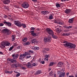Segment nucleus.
Instances as JSON below:
<instances>
[{"label":"nucleus","instance_id":"obj_45","mask_svg":"<svg viewBox=\"0 0 77 77\" xmlns=\"http://www.w3.org/2000/svg\"><path fill=\"white\" fill-rule=\"evenodd\" d=\"M22 69H26V68L25 67L23 66L22 67H21Z\"/></svg>","mask_w":77,"mask_h":77},{"label":"nucleus","instance_id":"obj_33","mask_svg":"<svg viewBox=\"0 0 77 77\" xmlns=\"http://www.w3.org/2000/svg\"><path fill=\"white\" fill-rule=\"evenodd\" d=\"M25 45H29L30 43L29 42H26L24 43Z\"/></svg>","mask_w":77,"mask_h":77},{"label":"nucleus","instance_id":"obj_17","mask_svg":"<svg viewBox=\"0 0 77 77\" xmlns=\"http://www.w3.org/2000/svg\"><path fill=\"white\" fill-rule=\"evenodd\" d=\"M11 3L10 0H5L4 1V3L5 5H8Z\"/></svg>","mask_w":77,"mask_h":77},{"label":"nucleus","instance_id":"obj_30","mask_svg":"<svg viewBox=\"0 0 77 77\" xmlns=\"http://www.w3.org/2000/svg\"><path fill=\"white\" fill-rule=\"evenodd\" d=\"M56 30H57V31H58L59 32H61L62 31V29H59V28H57L56 29Z\"/></svg>","mask_w":77,"mask_h":77},{"label":"nucleus","instance_id":"obj_46","mask_svg":"<svg viewBox=\"0 0 77 77\" xmlns=\"http://www.w3.org/2000/svg\"><path fill=\"white\" fill-rule=\"evenodd\" d=\"M31 30H34L35 29V28L33 27H32L30 28Z\"/></svg>","mask_w":77,"mask_h":77},{"label":"nucleus","instance_id":"obj_63","mask_svg":"<svg viewBox=\"0 0 77 77\" xmlns=\"http://www.w3.org/2000/svg\"><path fill=\"white\" fill-rule=\"evenodd\" d=\"M69 77H74V76L73 75H70L69 76Z\"/></svg>","mask_w":77,"mask_h":77},{"label":"nucleus","instance_id":"obj_52","mask_svg":"<svg viewBox=\"0 0 77 77\" xmlns=\"http://www.w3.org/2000/svg\"><path fill=\"white\" fill-rule=\"evenodd\" d=\"M45 50H46V51H49L50 50L49 48H45Z\"/></svg>","mask_w":77,"mask_h":77},{"label":"nucleus","instance_id":"obj_16","mask_svg":"<svg viewBox=\"0 0 77 77\" xmlns=\"http://www.w3.org/2000/svg\"><path fill=\"white\" fill-rule=\"evenodd\" d=\"M24 57H26V55L25 54V53L23 54H20V59H23L24 58Z\"/></svg>","mask_w":77,"mask_h":77},{"label":"nucleus","instance_id":"obj_23","mask_svg":"<svg viewBox=\"0 0 77 77\" xmlns=\"http://www.w3.org/2000/svg\"><path fill=\"white\" fill-rule=\"evenodd\" d=\"M21 27L22 26L23 28H26V25L25 24L21 23Z\"/></svg>","mask_w":77,"mask_h":77},{"label":"nucleus","instance_id":"obj_44","mask_svg":"<svg viewBox=\"0 0 77 77\" xmlns=\"http://www.w3.org/2000/svg\"><path fill=\"white\" fill-rule=\"evenodd\" d=\"M29 53H32V54L33 53V51L31 50H29Z\"/></svg>","mask_w":77,"mask_h":77},{"label":"nucleus","instance_id":"obj_22","mask_svg":"<svg viewBox=\"0 0 77 77\" xmlns=\"http://www.w3.org/2000/svg\"><path fill=\"white\" fill-rule=\"evenodd\" d=\"M31 41H32V44H33V43H35H35H37V41H36V39L35 38L33 39Z\"/></svg>","mask_w":77,"mask_h":77},{"label":"nucleus","instance_id":"obj_60","mask_svg":"<svg viewBox=\"0 0 77 77\" xmlns=\"http://www.w3.org/2000/svg\"><path fill=\"white\" fill-rule=\"evenodd\" d=\"M7 17H8V16H7V15H5V16H4V18H7Z\"/></svg>","mask_w":77,"mask_h":77},{"label":"nucleus","instance_id":"obj_43","mask_svg":"<svg viewBox=\"0 0 77 77\" xmlns=\"http://www.w3.org/2000/svg\"><path fill=\"white\" fill-rule=\"evenodd\" d=\"M20 75V73H18L16 74V76L17 77H19Z\"/></svg>","mask_w":77,"mask_h":77},{"label":"nucleus","instance_id":"obj_29","mask_svg":"<svg viewBox=\"0 0 77 77\" xmlns=\"http://www.w3.org/2000/svg\"><path fill=\"white\" fill-rule=\"evenodd\" d=\"M56 5L57 8H59L60 7V5L59 4H56Z\"/></svg>","mask_w":77,"mask_h":77},{"label":"nucleus","instance_id":"obj_25","mask_svg":"<svg viewBox=\"0 0 77 77\" xmlns=\"http://www.w3.org/2000/svg\"><path fill=\"white\" fill-rule=\"evenodd\" d=\"M64 23L63 22V21H60V20H59V21L58 22V24H60V25H62L63 26V24Z\"/></svg>","mask_w":77,"mask_h":77},{"label":"nucleus","instance_id":"obj_48","mask_svg":"<svg viewBox=\"0 0 77 77\" xmlns=\"http://www.w3.org/2000/svg\"><path fill=\"white\" fill-rule=\"evenodd\" d=\"M45 60H46V61H48V58H45Z\"/></svg>","mask_w":77,"mask_h":77},{"label":"nucleus","instance_id":"obj_36","mask_svg":"<svg viewBox=\"0 0 77 77\" xmlns=\"http://www.w3.org/2000/svg\"><path fill=\"white\" fill-rule=\"evenodd\" d=\"M53 71H51L49 72V75H50V76H51V75H53Z\"/></svg>","mask_w":77,"mask_h":77},{"label":"nucleus","instance_id":"obj_6","mask_svg":"<svg viewBox=\"0 0 77 77\" xmlns=\"http://www.w3.org/2000/svg\"><path fill=\"white\" fill-rule=\"evenodd\" d=\"M57 75H59V77H65V73L60 72V71L58 72Z\"/></svg>","mask_w":77,"mask_h":77},{"label":"nucleus","instance_id":"obj_3","mask_svg":"<svg viewBox=\"0 0 77 77\" xmlns=\"http://www.w3.org/2000/svg\"><path fill=\"white\" fill-rule=\"evenodd\" d=\"M2 44L1 46V48H5V46H9L10 45V43L8 42H3L2 43ZM3 45L5 46H4Z\"/></svg>","mask_w":77,"mask_h":77},{"label":"nucleus","instance_id":"obj_14","mask_svg":"<svg viewBox=\"0 0 77 77\" xmlns=\"http://www.w3.org/2000/svg\"><path fill=\"white\" fill-rule=\"evenodd\" d=\"M72 11L71 9H66L65 10L64 12L66 14H69Z\"/></svg>","mask_w":77,"mask_h":77},{"label":"nucleus","instance_id":"obj_4","mask_svg":"<svg viewBox=\"0 0 77 77\" xmlns=\"http://www.w3.org/2000/svg\"><path fill=\"white\" fill-rule=\"evenodd\" d=\"M2 31L5 35H10L11 34V31L10 30L7 29H3Z\"/></svg>","mask_w":77,"mask_h":77},{"label":"nucleus","instance_id":"obj_56","mask_svg":"<svg viewBox=\"0 0 77 77\" xmlns=\"http://www.w3.org/2000/svg\"><path fill=\"white\" fill-rule=\"evenodd\" d=\"M61 2H66V0H61Z\"/></svg>","mask_w":77,"mask_h":77},{"label":"nucleus","instance_id":"obj_59","mask_svg":"<svg viewBox=\"0 0 77 77\" xmlns=\"http://www.w3.org/2000/svg\"><path fill=\"white\" fill-rule=\"evenodd\" d=\"M0 54H3V53L2 52L0 51Z\"/></svg>","mask_w":77,"mask_h":77},{"label":"nucleus","instance_id":"obj_20","mask_svg":"<svg viewBox=\"0 0 77 77\" xmlns=\"http://www.w3.org/2000/svg\"><path fill=\"white\" fill-rule=\"evenodd\" d=\"M26 66L27 68H31V63H28L26 65Z\"/></svg>","mask_w":77,"mask_h":77},{"label":"nucleus","instance_id":"obj_7","mask_svg":"<svg viewBox=\"0 0 77 77\" xmlns=\"http://www.w3.org/2000/svg\"><path fill=\"white\" fill-rule=\"evenodd\" d=\"M44 41L45 42H50L51 41V37L48 36L47 37H45L44 38Z\"/></svg>","mask_w":77,"mask_h":77},{"label":"nucleus","instance_id":"obj_57","mask_svg":"<svg viewBox=\"0 0 77 77\" xmlns=\"http://www.w3.org/2000/svg\"><path fill=\"white\" fill-rule=\"evenodd\" d=\"M21 48V46H20L17 47V48Z\"/></svg>","mask_w":77,"mask_h":77},{"label":"nucleus","instance_id":"obj_37","mask_svg":"<svg viewBox=\"0 0 77 77\" xmlns=\"http://www.w3.org/2000/svg\"><path fill=\"white\" fill-rule=\"evenodd\" d=\"M13 67L14 68H17L18 67V66L17 65V64H14L13 65Z\"/></svg>","mask_w":77,"mask_h":77},{"label":"nucleus","instance_id":"obj_61","mask_svg":"<svg viewBox=\"0 0 77 77\" xmlns=\"http://www.w3.org/2000/svg\"><path fill=\"white\" fill-rule=\"evenodd\" d=\"M8 73V71L7 70L5 71V73Z\"/></svg>","mask_w":77,"mask_h":77},{"label":"nucleus","instance_id":"obj_26","mask_svg":"<svg viewBox=\"0 0 77 77\" xmlns=\"http://www.w3.org/2000/svg\"><path fill=\"white\" fill-rule=\"evenodd\" d=\"M31 67H33V66H36V64L35 63H31Z\"/></svg>","mask_w":77,"mask_h":77},{"label":"nucleus","instance_id":"obj_41","mask_svg":"<svg viewBox=\"0 0 77 77\" xmlns=\"http://www.w3.org/2000/svg\"><path fill=\"white\" fill-rule=\"evenodd\" d=\"M4 23H0V27H2L4 26Z\"/></svg>","mask_w":77,"mask_h":77},{"label":"nucleus","instance_id":"obj_12","mask_svg":"<svg viewBox=\"0 0 77 77\" xmlns=\"http://www.w3.org/2000/svg\"><path fill=\"white\" fill-rule=\"evenodd\" d=\"M8 61H9L11 62L12 63H17V61L16 60H14V59L8 58L7 59Z\"/></svg>","mask_w":77,"mask_h":77},{"label":"nucleus","instance_id":"obj_40","mask_svg":"<svg viewBox=\"0 0 77 77\" xmlns=\"http://www.w3.org/2000/svg\"><path fill=\"white\" fill-rule=\"evenodd\" d=\"M45 57L46 58H48V57H49V56H50V55L49 54H48V55H45Z\"/></svg>","mask_w":77,"mask_h":77},{"label":"nucleus","instance_id":"obj_32","mask_svg":"<svg viewBox=\"0 0 77 77\" xmlns=\"http://www.w3.org/2000/svg\"><path fill=\"white\" fill-rule=\"evenodd\" d=\"M27 40V38H25L22 39V41H23V42H26V41Z\"/></svg>","mask_w":77,"mask_h":77},{"label":"nucleus","instance_id":"obj_31","mask_svg":"<svg viewBox=\"0 0 77 77\" xmlns=\"http://www.w3.org/2000/svg\"><path fill=\"white\" fill-rule=\"evenodd\" d=\"M59 20H55L54 21V23H56V24H59Z\"/></svg>","mask_w":77,"mask_h":77},{"label":"nucleus","instance_id":"obj_10","mask_svg":"<svg viewBox=\"0 0 77 77\" xmlns=\"http://www.w3.org/2000/svg\"><path fill=\"white\" fill-rule=\"evenodd\" d=\"M25 57L26 59H29L30 57H32V56L30 55V54L28 52H25Z\"/></svg>","mask_w":77,"mask_h":77},{"label":"nucleus","instance_id":"obj_62","mask_svg":"<svg viewBox=\"0 0 77 77\" xmlns=\"http://www.w3.org/2000/svg\"><path fill=\"white\" fill-rule=\"evenodd\" d=\"M12 50V48H9V51H11V50Z\"/></svg>","mask_w":77,"mask_h":77},{"label":"nucleus","instance_id":"obj_49","mask_svg":"<svg viewBox=\"0 0 77 77\" xmlns=\"http://www.w3.org/2000/svg\"><path fill=\"white\" fill-rule=\"evenodd\" d=\"M17 66H19V67H21V64H17Z\"/></svg>","mask_w":77,"mask_h":77},{"label":"nucleus","instance_id":"obj_51","mask_svg":"<svg viewBox=\"0 0 77 77\" xmlns=\"http://www.w3.org/2000/svg\"><path fill=\"white\" fill-rule=\"evenodd\" d=\"M12 72L11 71H8V74H11V73H12Z\"/></svg>","mask_w":77,"mask_h":77},{"label":"nucleus","instance_id":"obj_24","mask_svg":"<svg viewBox=\"0 0 77 77\" xmlns=\"http://www.w3.org/2000/svg\"><path fill=\"white\" fill-rule=\"evenodd\" d=\"M51 35L53 38H54V39H57V36L54 35V34H52Z\"/></svg>","mask_w":77,"mask_h":77},{"label":"nucleus","instance_id":"obj_55","mask_svg":"<svg viewBox=\"0 0 77 77\" xmlns=\"http://www.w3.org/2000/svg\"><path fill=\"white\" fill-rule=\"evenodd\" d=\"M41 63H42V64H44V61H42L41 62Z\"/></svg>","mask_w":77,"mask_h":77},{"label":"nucleus","instance_id":"obj_9","mask_svg":"<svg viewBox=\"0 0 77 77\" xmlns=\"http://www.w3.org/2000/svg\"><path fill=\"white\" fill-rule=\"evenodd\" d=\"M47 33L49 34V35H53L54 34V32L50 28H48L46 29Z\"/></svg>","mask_w":77,"mask_h":77},{"label":"nucleus","instance_id":"obj_50","mask_svg":"<svg viewBox=\"0 0 77 77\" xmlns=\"http://www.w3.org/2000/svg\"><path fill=\"white\" fill-rule=\"evenodd\" d=\"M33 49L34 51H36V50H39V48H33Z\"/></svg>","mask_w":77,"mask_h":77},{"label":"nucleus","instance_id":"obj_39","mask_svg":"<svg viewBox=\"0 0 77 77\" xmlns=\"http://www.w3.org/2000/svg\"><path fill=\"white\" fill-rule=\"evenodd\" d=\"M53 65V63H51L49 65V66H51Z\"/></svg>","mask_w":77,"mask_h":77},{"label":"nucleus","instance_id":"obj_54","mask_svg":"<svg viewBox=\"0 0 77 77\" xmlns=\"http://www.w3.org/2000/svg\"><path fill=\"white\" fill-rule=\"evenodd\" d=\"M15 46L13 45L12 47H10V48H14V46Z\"/></svg>","mask_w":77,"mask_h":77},{"label":"nucleus","instance_id":"obj_64","mask_svg":"<svg viewBox=\"0 0 77 77\" xmlns=\"http://www.w3.org/2000/svg\"><path fill=\"white\" fill-rule=\"evenodd\" d=\"M75 77H77V74H76V75H75Z\"/></svg>","mask_w":77,"mask_h":77},{"label":"nucleus","instance_id":"obj_11","mask_svg":"<svg viewBox=\"0 0 77 77\" xmlns=\"http://www.w3.org/2000/svg\"><path fill=\"white\" fill-rule=\"evenodd\" d=\"M42 15H47V14H50V12L48 11H42L41 12Z\"/></svg>","mask_w":77,"mask_h":77},{"label":"nucleus","instance_id":"obj_53","mask_svg":"<svg viewBox=\"0 0 77 77\" xmlns=\"http://www.w3.org/2000/svg\"><path fill=\"white\" fill-rule=\"evenodd\" d=\"M32 2H37V0H32Z\"/></svg>","mask_w":77,"mask_h":77},{"label":"nucleus","instance_id":"obj_58","mask_svg":"<svg viewBox=\"0 0 77 77\" xmlns=\"http://www.w3.org/2000/svg\"><path fill=\"white\" fill-rule=\"evenodd\" d=\"M69 73L68 72L66 74V75H67V76H68V75H69Z\"/></svg>","mask_w":77,"mask_h":77},{"label":"nucleus","instance_id":"obj_8","mask_svg":"<svg viewBox=\"0 0 77 77\" xmlns=\"http://www.w3.org/2000/svg\"><path fill=\"white\" fill-rule=\"evenodd\" d=\"M14 24H15V25H16V26H18V27H21V23L19 21L14 20Z\"/></svg>","mask_w":77,"mask_h":77},{"label":"nucleus","instance_id":"obj_19","mask_svg":"<svg viewBox=\"0 0 77 77\" xmlns=\"http://www.w3.org/2000/svg\"><path fill=\"white\" fill-rule=\"evenodd\" d=\"M63 64V63L62 62H60L58 63L57 66H58L59 67H61V66H62Z\"/></svg>","mask_w":77,"mask_h":77},{"label":"nucleus","instance_id":"obj_13","mask_svg":"<svg viewBox=\"0 0 77 77\" xmlns=\"http://www.w3.org/2000/svg\"><path fill=\"white\" fill-rule=\"evenodd\" d=\"M12 57H13V59H17V58L19 56V55L18 54H13L12 55Z\"/></svg>","mask_w":77,"mask_h":77},{"label":"nucleus","instance_id":"obj_1","mask_svg":"<svg viewBox=\"0 0 77 77\" xmlns=\"http://www.w3.org/2000/svg\"><path fill=\"white\" fill-rule=\"evenodd\" d=\"M63 45L66 48H75L76 45L74 44H73L71 43L68 42L67 41L64 40L63 42Z\"/></svg>","mask_w":77,"mask_h":77},{"label":"nucleus","instance_id":"obj_18","mask_svg":"<svg viewBox=\"0 0 77 77\" xmlns=\"http://www.w3.org/2000/svg\"><path fill=\"white\" fill-rule=\"evenodd\" d=\"M74 18H72L71 19H70L68 20V22L69 23L72 24V23H73V21H74Z\"/></svg>","mask_w":77,"mask_h":77},{"label":"nucleus","instance_id":"obj_28","mask_svg":"<svg viewBox=\"0 0 77 77\" xmlns=\"http://www.w3.org/2000/svg\"><path fill=\"white\" fill-rule=\"evenodd\" d=\"M12 18V16L10 15H8V19L9 20H11V21H13V19H11Z\"/></svg>","mask_w":77,"mask_h":77},{"label":"nucleus","instance_id":"obj_15","mask_svg":"<svg viewBox=\"0 0 77 77\" xmlns=\"http://www.w3.org/2000/svg\"><path fill=\"white\" fill-rule=\"evenodd\" d=\"M34 32L35 31H32L30 32L31 35L33 36H34V37H35V36H37L38 35H36V33H35Z\"/></svg>","mask_w":77,"mask_h":77},{"label":"nucleus","instance_id":"obj_5","mask_svg":"<svg viewBox=\"0 0 77 77\" xmlns=\"http://www.w3.org/2000/svg\"><path fill=\"white\" fill-rule=\"evenodd\" d=\"M3 23L8 27H11L12 26V23L10 22H6V20L3 21Z\"/></svg>","mask_w":77,"mask_h":77},{"label":"nucleus","instance_id":"obj_38","mask_svg":"<svg viewBox=\"0 0 77 77\" xmlns=\"http://www.w3.org/2000/svg\"><path fill=\"white\" fill-rule=\"evenodd\" d=\"M5 10H6V11H9V8L8 7H5Z\"/></svg>","mask_w":77,"mask_h":77},{"label":"nucleus","instance_id":"obj_27","mask_svg":"<svg viewBox=\"0 0 77 77\" xmlns=\"http://www.w3.org/2000/svg\"><path fill=\"white\" fill-rule=\"evenodd\" d=\"M69 35L68 33H63V36H69Z\"/></svg>","mask_w":77,"mask_h":77},{"label":"nucleus","instance_id":"obj_35","mask_svg":"<svg viewBox=\"0 0 77 77\" xmlns=\"http://www.w3.org/2000/svg\"><path fill=\"white\" fill-rule=\"evenodd\" d=\"M40 72L39 71H38L36 72H35V74H36V75H38V74H40Z\"/></svg>","mask_w":77,"mask_h":77},{"label":"nucleus","instance_id":"obj_34","mask_svg":"<svg viewBox=\"0 0 77 77\" xmlns=\"http://www.w3.org/2000/svg\"><path fill=\"white\" fill-rule=\"evenodd\" d=\"M53 18V16L52 15H51L50 16H49V20H52Z\"/></svg>","mask_w":77,"mask_h":77},{"label":"nucleus","instance_id":"obj_47","mask_svg":"<svg viewBox=\"0 0 77 77\" xmlns=\"http://www.w3.org/2000/svg\"><path fill=\"white\" fill-rule=\"evenodd\" d=\"M39 48V47H35L34 46L33 48Z\"/></svg>","mask_w":77,"mask_h":77},{"label":"nucleus","instance_id":"obj_21","mask_svg":"<svg viewBox=\"0 0 77 77\" xmlns=\"http://www.w3.org/2000/svg\"><path fill=\"white\" fill-rule=\"evenodd\" d=\"M64 28H66V29H71V28H72V26H64Z\"/></svg>","mask_w":77,"mask_h":77},{"label":"nucleus","instance_id":"obj_42","mask_svg":"<svg viewBox=\"0 0 77 77\" xmlns=\"http://www.w3.org/2000/svg\"><path fill=\"white\" fill-rule=\"evenodd\" d=\"M15 41V36H13L12 37V41Z\"/></svg>","mask_w":77,"mask_h":77},{"label":"nucleus","instance_id":"obj_2","mask_svg":"<svg viewBox=\"0 0 77 77\" xmlns=\"http://www.w3.org/2000/svg\"><path fill=\"white\" fill-rule=\"evenodd\" d=\"M21 6L23 8L26 9L29 8V5L27 2H25L21 5Z\"/></svg>","mask_w":77,"mask_h":77}]
</instances>
